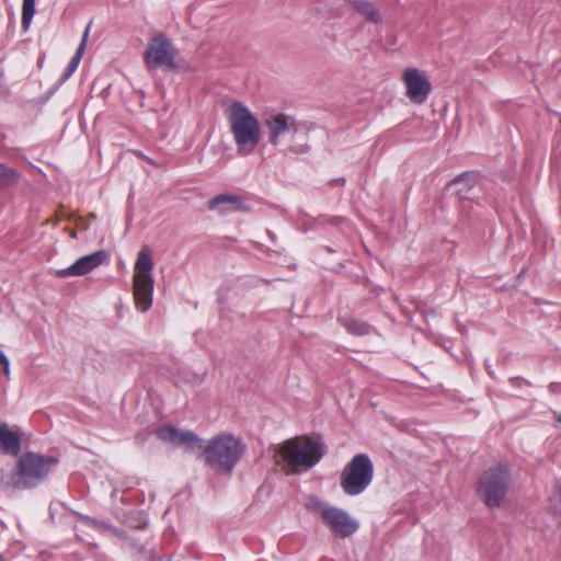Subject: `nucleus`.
Returning a JSON list of instances; mask_svg holds the SVG:
<instances>
[{
  "mask_svg": "<svg viewBox=\"0 0 561 561\" xmlns=\"http://www.w3.org/2000/svg\"><path fill=\"white\" fill-rule=\"evenodd\" d=\"M347 4L371 23L379 24L382 16L378 8L368 0H348Z\"/></svg>",
  "mask_w": 561,
  "mask_h": 561,
  "instance_id": "2eb2a0df",
  "label": "nucleus"
},
{
  "mask_svg": "<svg viewBox=\"0 0 561 561\" xmlns=\"http://www.w3.org/2000/svg\"><path fill=\"white\" fill-rule=\"evenodd\" d=\"M158 437L169 444L184 446L188 449L202 448V438L187 430H179L172 425H165L159 428Z\"/></svg>",
  "mask_w": 561,
  "mask_h": 561,
  "instance_id": "ddd939ff",
  "label": "nucleus"
},
{
  "mask_svg": "<svg viewBox=\"0 0 561 561\" xmlns=\"http://www.w3.org/2000/svg\"><path fill=\"white\" fill-rule=\"evenodd\" d=\"M560 122H561V116H560Z\"/></svg>",
  "mask_w": 561,
  "mask_h": 561,
  "instance_id": "393cba45",
  "label": "nucleus"
},
{
  "mask_svg": "<svg viewBox=\"0 0 561 561\" xmlns=\"http://www.w3.org/2000/svg\"><path fill=\"white\" fill-rule=\"evenodd\" d=\"M225 115L239 154H249L259 145L261 125L251 110L239 101L231 102Z\"/></svg>",
  "mask_w": 561,
  "mask_h": 561,
  "instance_id": "f03ea898",
  "label": "nucleus"
},
{
  "mask_svg": "<svg viewBox=\"0 0 561 561\" xmlns=\"http://www.w3.org/2000/svg\"><path fill=\"white\" fill-rule=\"evenodd\" d=\"M264 125L267 130L268 141L272 146H278L280 140L287 135H294L298 130L297 121L284 113H273L268 115Z\"/></svg>",
  "mask_w": 561,
  "mask_h": 561,
  "instance_id": "9b49d317",
  "label": "nucleus"
},
{
  "mask_svg": "<svg viewBox=\"0 0 561 561\" xmlns=\"http://www.w3.org/2000/svg\"><path fill=\"white\" fill-rule=\"evenodd\" d=\"M0 365L3 368L4 375L9 376L10 375V362L1 350H0Z\"/></svg>",
  "mask_w": 561,
  "mask_h": 561,
  "instance_id": "412c9836",
  "label": "nucleus"
},
{
  "mask_svg": "<svg viewBox=\"0 0 561 561\" xmlns=\"http://www.w3.org/2000/svg\"><path fill=\"white\" fill-rule=\"evenodd\" d=\"M556 417L558 422H561V413H556Z\"/></svg>",
  "mask_w": 561,
  "mask_h": 561,
  "instance_id": "4be33fe9",
  "label": "nucleus"
},
{
  "mask_svg": "<svg viewBox=\"0 0 561 561\" xmlns=\"http://www.w3.org/2000/svg\"><path fill=\"white\" fill-rule=\"evenodd\" d=\"M0 446L7 454L16 455L20 450V435L0 421Z\"/></svg>",
  "mask_w": 561,
  "mask_h": 561,
  "instance_id": "4468645a",
  "label": "nucleus"
},
{
  "mask_svg": "<svg viewBox=\"0 0 561 561\" xmlns=\"http://www.w3.org/2000/svg\"><path fill=\"white\" fill-rule=\"evenodd\" d=\"M374 466L366 454L354 456L341 472L340 485L345 494L355 496L363 493L371 483Z\"/></svg>",
  "mask_w": 561,
  "mask_h": 561,
  "instance_id": "0eeeda50",
  "label": "nucleus"
},
{
  "mask_svg": "<svg viewBox=\"0 0 561 561\" xmlns=\"http://www.w3.org/2000/svg\"><path fill=\"white\" fill-rule=\"evenodd\" d=\"M153 262L147 249L138 252L134 265L133 275V296L136 307L142 312L149 310L152 306L153 294Z\"/></svg>",
  "mask_w": 561,
  "mask_h": 561,
  "instance_id": "39448f33",
  "label": "nucleus"
},
{
  "mask_svg": "<svg viewBox=\"0 0 561 561\" xmlns=\"http://www.w3.org/2000/svg\"><path fill=\"white\" fill-rule=\"evenodd\" d=\"M178 50L163 34L154 35L147 47L145 61L149 69H175Z\"/></svg>",
  "mask_w": 561,
  "mask_h": 561,
  "instance_id": "1a4fd4ad",
  "label": "nucleus"
},
{
  "mask_svg": "<svg viewBox=\"0 0 561 561\" xmlns=\"http://www.w3.org/2000/svg\"><path fill=\"white\" fill-rule=\"evenodd\" d=\"M56 462L57 460L51 457L25 454L19 460L18 470L12 476L10 485L15 489L34 486L48 474Z\"/></svg>",
  "mask_w": 561,
  "mask_h": 561,
  "instance_id": "423d86ee",
  "label": "nucleus"
},
{
  "mask_svg": "<svg viewBox=\"0 0 561 561\" xmlns=\"http://www.w3.org/2000/svg\"><path fill=\"white\" fill-rule=\"evenodd\" d=\"M344 325L351 333L356 335H365L370 331L369 325L357 320L345 321Z\"/></svg>",
  "mask_w": 561,
  "mask_h": 561,
  "instance_id": "aec40b11",
  "label": "nucleus"
},
{
  "mask_svg": "<svg viewBox=\"0 0 561 561\" xmlns=\"http://www.w3.org/2000/svg\"><path fill=\"white\" fill-rule=\"evenodd\" d=\"M324 453L321 443L308 437H296L286 440L275 449L274 460L287 474H295L312 468Z\"/></svg>",
  "mask_w": 561,
  "mask_h": 561,
  "instance_id": "f257e3e1",
  "label": "nucleus"
},
{
  "mask_svg": "<svg viewBox=\"0 0 561 561\" xmlns=\"http://www.w3.org/2000/svg\"><path fill=\"white\" fill-rule=\"evenodd\" d=\"M401 81L405 96L413 104H423L432 92V84L425 70L408 67L402 71Z\"/></svg>",
  "mask_w": 561,
  "mask_h": 561,
  "instance_id": "9d476101",
  "label": "nucleus"
},
{
  "mask_svg": "<svg viewBox=\"0 0 561 561\" xmlns=\"http://www.w3.org/2000/svg\"><path fill=\"white\" fill-rule=\"evenodd\" d=\"M89 32H90V25H88L85 27V30L83 32V35H82L81 43H80V45H79L75 56L72 57V59L69 62V65L66 68V71H65V77L66 78L70 77L76 71V69L78 68V66H79V64L81 61V58L83 56L85 46H87V42H88V37H89Z\"/></svg>",
  "mask_w": 561,
  "mask_h": 561,
  "instance_id": "f3484780",
  "label": "nucleus"
},
{
  "mask_svg": "<svg viewBox=\"0 0 561 561\" xmlns=\"http://www.w3.org/2000/svg\"><path fill=\"white\" fill-rule=\"evenodd\" d=\"M307 507L320 517L325 527L336 538L351 537L359 527L358 522L346 511L316 497L309 499Z\"/></svg>",
  "mask_w": 561,
  "mask_h": 561,
  "instance_id": "20e7f679",
  "label": "nucleus"
},
{
  "mask_svg": "<svg viewBox=\"0 0 561 561\" xmlns=\"http://www.w3.org/2000/svg\"><path fill=\"white\" fill-rule=\"evenodd\" d=\"M240 208V201L236 195L221 194L209 201V209L219 214L234 211Z\"/></svg>",
  "mask_w": 561,
  "mask_h": 561,
  "instance_id": "dca6fc26",
  "label": "nucleus"
},
{
  "mask_svg": "<svg viewBox=\"0 0 561 561\" xmlns=\"http://www.w3.org/2000/svg\"><path fill=\"white\" fill-rule=\"evenodd\" d=\"M35 14V0H23L22 5V26L27 30Z\"/></svg>",
  "mask_w": 561,
  "mask_h": 561,
  "instance_id": "a211bd4d",
  "label": "nucleus"
},
{
  "mask_svg": "<svg viewBox=\"0 0 561 561\" xmlns=\"http://www.w3.org/2000/svg\"><path fill=\"white\" fill-rule=\"evenodd\" d=\"M510 486V473L506 467L495 466L481 477L477 491L490 508L500 507Z\"/></svg>",
  "mask_w": 561,
  "mask_h": 561,
  "instance_id": "6e6552de",
  "label": "nucleus"
},
{
  "mask_svg": "<svg viewBox=\"0 0 561 561\" xmlns=\"http://www.w3.org/2000/svg\"><path fill=\"white\" fill-rule=\"evenodd\" d=\"M108 257L110 255L106 251H96L78 259L69 267L57 271L56 275L62 278L70 276H83L108 261Z\"/></svg>",
  "mask_w": 561,
  "mask_h": 561,
  "instance_id": "f8f14e48",
  "label": "nucleus"
},
{
  "mask_svg": "<svg viewBox=\"0 0 561 561\" xmlns=\"http://www.w3.org/2000/svg\"><path fill=\"white\" fill-rule=\"evenodd\" d=\"M0 561H3L2 557L0 556Z\"/></svg>",
  "mask_w": 561,
  "mask_h": 561,
  "instance_id": "b1692460",
  "label": "nucleus"
},
{
  "mask_svg": "<svg viewBox=\"0 0 561 561\" xmlns=\"http://www.w3.org/2000/svg\"><path fill=\"white\" fill-rule=\"evenodd\" d=\"M205 462L217 471L230 472L242 458L245 446L237 436L221 433L202 446Z\"/></svg>",
  "mask_w": 561,
  "mask_h": 561,
  "instance_id": "7ed1b4c3",
  "label": "nucleus"
},
{
  "mask_svg": "<svg viewBox=\"0 0 561 561\" xmlns=\"http://www.w3.org/2000/svg\"><path fill=\"white\" fill-rule=\"evenodd\" d=\"M19 179V174L4 164L0 163V187L14 184Z\"/></svg>",
  "mask_w": 561,
  "mask_h": 561,
  "instance_id": "6ab92c4d",
  "label": "nucleus"
},
{
  "mask_svg": "<svg viewBox=\"0 0 561 561\" xmlns=\"http://www.w3.org/2000/svg\"><path fill=\"white\" fill-rule=\"evenodd\" d=\"M70 237L76 238V232H75V231H71V232H70Z\"/></svg>",
  "mask_w": 561,
  "mask_h": 561,
  "instance_id": "5701e85b",
  "label": "nucleus"
}]
</instances>
